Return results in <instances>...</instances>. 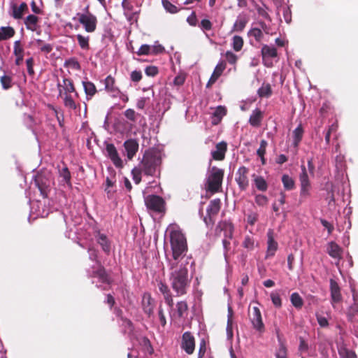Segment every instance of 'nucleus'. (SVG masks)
Wrapping results in <instances>:
<instances>
[{"mask_svg": "<svg viewBox=\"0 0 358 358\" xmlns=\"http://www.w3.org/2000/svg\"><path fill=\"white\" fill-rule=\"evenodd\" d=\"M187 264L182 259L171 264L170 282L178 296L185 294L189 284Z\"/></svg>", "mask_w": 358, "mask_h": 358, "instance_id": "f257e3e1", "label": "nucleus"}, {"mask_svg": "<svg viewBox=\"0 0 358 358\" xmlns=\"http://www.w3.org/2000/svg\"><path fill=\"white\" fill-rule=\"evenodd\" d=\"M170 241L175 262L182 259V257L187 250V241L184 234L177 227H173L171 229Z\"/></svg>", "mask_w": 358, "mask_h": 358, "instance_id": "f03ea898", "label": "nucleus"}, {"mask_svg": "<svg viewBox=\"0 0 358 358\" xmlns=\"http://www.w3.org/2000/svg\"><path fill=\"white\" fill-rule=\"evenodd\" d=\"M161 164V155L157 150H148L143 155L141 168L145 174L153 176L157 167Z\"/></svg>", "mask_w": 358, "mask_h": 358, "instance_id": "7ed1b4c3", "label": "nucleus"}, {"mask_svg": "<svg viewBox=\"0 0 358 358\" xmlns=\"http://www.w3.org/2000/svg\"><path fill=\"white\" fill-rule=\"evenodd\" d=\"M234 230V225L229 221L220 222L216 228V233L218 236H221L222 233H223L222 245L226 259H227L229 253L231 251V240L233 237Z\"/></svg>", "mask_w": 358, "mask_h": 358, "instance_id": "20e7f679", "label": "nucleus"}, {"mask_svg": "<svg viewBox=\"0 0 358 358\" xmlns=\"http://www.w3.org/2000/svg\"><path fill=\"white\" fill-rule=\"evenodd\" d=\"M224 177V171L216 166L212 167L208 173L206 179V189L215 193L220 191Z\"/></svg>", "mask_w": 358, "mask_h": 358, "instance_id": "39448f33", "label": "nucleus"}, {"mask_svg": "<svg viewBox=\"0 0 358 358\" xmlns=\"http://www.w3.org/2000/svg\"><path fill=\"white\" fill-rule=\"evenodd\" d=\"M76 17L87 32L92 33L96 30L97 18L89 11L88 6L85 7L84 13H78Z\"/></svg>", "mask_w": 358, "mask_h": 358, "instance_id": "423d86ee", "label": "nucleus"}, {"mask_svg": "<svg viewBox=\"0 0 358 358\" xmlns=\"http://www.w3.org/2000/svg\"><path fill=\"white\" fill-rule=\"evenodd\" d=\"M301 173L299 176L300 181V197L301 199L308 198L310 195V183L306 169L304 165L301 166Z\"/></svg>", "mask_w": 358, "mask_h": 358, "instance_id": "0eeeda50", "label": "nucleus"}, {"mask_svg": "<svg viewBox=\"0 0 358 358\" xmlns=\"http://www.w3.org/2000/svg\"><path fill=\"white\" fill-rule=\"evenodd\" d=\"M250 320L252 327L260 333L264 331V324L262 321L260 310L258 307L254 306L249 312Z\"/></svg>", "mask_w": 358, "mask_h": 358, "instance_id": "6e6552de", "label": "nucleus"}, {"mask_svg": "<svg viewBox=\"0 0 358 358\" xmlns=\"http://www.w3.org/2000/svg\"><path fill=\"white\" fill-rule=\"evenodd\" d=\"M147 208L155 212H162L164 209V201L159 196L149 195L145 199Z\"/></svg>", "mask_w": 358, "mask_h": 358, "instance_id": "1a4fd4ad", "label": "nucleus"}, {"mask_svg": "<svg viewBox=\"0 0 358 358\" xmlns=\"http://www.w3.org/2000/svg\"><path fill=\"white\" fill-rule=\"evenodd\" d=\"M249 169L245 166H241L236 171L235 180L241 190H245L249 187Z\"/></svg>", "mask_w": 358, "mask_h": 358, "instance_id": "9d476101", "label": "nucleus"}, {"mask_svg": "<svg viewBox=\"0 0 358 358\" xmlns=\"http://www.w3.org/2000/svg\"><path fill=\"white\" fill-rule=\"evenodd\" d=\"M181 348L188 355L194 352L195 348V341L194 336L189 331L185 332L182 337Z\"/></svg>", "mask_w": 358, "mask_h": 358, "instance_id": "9b49d317", "label": "nucleus"}, {"mask_svg": "<svg viewBox=\"0 0 358 358\" xmlns=\"http://www.w3.org/2000/svg\"><path fill=\"white\" fill-rule=\"evenodd\" d=\"M262 55L264 64L266 66H271L272 62H268V59L270 58H274L277 57V50L275 47L264 45L262 48Z\"/></svg>", "mask_w": 358, "mask_h": 358, "instance_id": "f8f14e48", "label": "nucleus"}, {"mask_svg": "<svg viewBox=\"0 0 358 358\" xmlns=\"http://www.w3.org/2000/svg\"><path fill=\"white\" fill-rule=\"evenodd\" d=\"M106 151L107 152V155L111 159L113 164L116 167H122V161L121 158L119 157L117 151L113 144H112V143L106 144Z\"/></svg>", "mask_w": 358, "mask_h": 358, "instance_id": "ddd939ff", "label": "nucleus"}, {"mask_svg": "<svg viewBox=\"0 0 358 358\" xmlns=\"http://www.w3.org/2000/svg\"><path fill=\"white\" fill-rule=\"evenodd\" d=\"M330 292L331 303L333 306L336 303L342 301V295L341 293V288L338 283L333 279L330 280Z\"/></svg>", "mask_w": 358, "mask_h": 358, "instance_id": "4468645a", "label": "nucleus"}, {"mask_svg": "<svg viewBox=\"0 0 358 358\" xmlns=\"http://www.w3.org/2000/svg\"><path fill=\"white\" fill-rule=\"evenodd\" d=\"M11 13L10 15L15 19H21L25 12L28 10L27 4L22 2L20 6L15 3H12L10 6Z\"/></svg>", "mask_w": 358, "mask_h": 358, "instance_id": "2eb2a0df", "label": "nucleus"}, {"mask_svg": "<svg viewBox=\"0 0 358 358\" xmlns=\"http://www.w3.org/2000/svg\"><path fill=\"white\" fill-rule=\"evenodd\" d=\"M227 150V144L224 141L220 142L216 145L215 150L212 151L211 155L215 160H222L224 158Z\"/></svg>", "mask_w": 358, "mask_h": 358, "instance_id": "dca6fc26", "label": "nucleus"}, {"mask_svg": "<svg viewBox=\"0 0 358 358\" xmlns=\"http://www.w3.org/2000/svg\"><path fill=\"white\" fill-rule=\"evenodd\" d=\"M124 147L127 152V156L129 159H131L138 149V143L134 139H129L124 143Z\"/></svg>", "mask_w": 358, "mask_h": 358, "instance_id": "f3484780", "label": "nucleus"}, {"mask_svg": "<svg viewBox=\"0 0 358 358\" xmlns=\"http://www.w3.org/2000/svg\"><path fill=\"white\" fill-rule=\"evenodd\" d=\"M142 306L145 313L149 316L152 314L155 302L150 294H145L143 295L142 299Z\"/></svg>", "mask_w": 358, "mask_h": 358, "instance_id": "a211bd4d", "label": "nucleus"}, {"mask_svg": "<svg viewBox=\"0 0 358 358\" xmlns=\"http://www.w3.org/2000/svg\"><path fill=\"white\" fill-rule=\"evenodd\" d=\"M226 68V64L224 62H219L215 66L214 71L208 80L207 87L211 85L217 80V78L222 75V72Z\"/></svg>", "mask_w": 358, "mask_h": 358, "instance_id": "6ab92c4d", "label": "nucleus"}, {"mask_svg": "<svg viewBox=\"0 0 358 358\" xmlns=\"http://www.w3.org/2000/svg\"><path fill=\"white\" fill-rule=\"evenodd\" d=\"M268 246H267V252H266V257H273L275 255L278 249V243L273 237V232L269 231L268 232Z\"/></svg>", "mask_w": 358, "mask_h": 358, "instance_id": "aec40b11", "label": "nucleus"}, {"mask_svg": "<svg viewBox=\"0 0 358 358\" xmlns=\"http://www.w3.org/2000/svg\"><path fill=\"white\" fill-rule=\"evenodd\" d=\"M105 89L112 94L113 96H117L120 92L117 87L115 86V79L108 76L105 79Z\"/></svg>", "mask_w": 358, "mask_h": 358, "instance_id": "412c9836", "label": "nucleus"}, {"mask_svg": "<svg viewBox=\"0 0 358 358\" xmlns=\"http://www.w3.org/2000/svg\"><path fill=\"white\" fill-rule=\"evenodd\" d=\"M13 54L15 56V64L20 65L24 57V48L20 41L14 43Z\"/></svg>", "mask_w": 358, "mask_h": 358, "instance_id": "4be33fe9", "label": "nucleus"}, {"mask_svg": "<svg viewBox=\"0 0 358 358\" xmlns=\"http://www.w3.org/2000/svg\"><path fill=\"white\" fill-rule=\"evenodd\" d=\"M227 109L224 106H217L212 115V124L214 125L218 124L222 117L226 115Z\"/></svg>", "mask_w": 358, "mask_h": 358, "instance_id": "5701e85b", "label": "nucleus"}, {"mask_svg": "<svg viewBox=\"0 0 358 358\" xmlns=\"http://www.w3.org/2000/svg\"><path fill=\"white\" fill-rule=\"evenodd\" d=\"M158 287L159 291L163 294L166 303L171 308H172L173 306V301L168 286L163 282H159Z\"/></svg>", "mask_w": 358, "mask_h": 358, "instance_id": "b1692460", "label": "nucleus"}, {"mask_svg": "<svg viewBox=\"0 0 358 358\" xmlns=\"http://www.w3.org/2000/svg\"><path fill=\"white\" fill-rule=\"evenodd\" d=\"M327 252L331 257L340 259L341 258L342 249L334 242H331L328 245Z\"/></svg>", "mask_w": 358, "mask_h": 358, "instance_id": "393cba45", "label": "nucleus"}, {"mask_svg": "<svg viewBox=\"0 0 358 358\" xmlns=\"http://www.w3.org/2000/svg\"><path fill=\"white\" fill-rule=\"evenodd\" d=\"M90 275L93 278H97L100 282L106 284V285L103 287V289H106V286L109 285V278L104 269L101 268H99L96 271H93Z\"/></svg>", "mask_w": 358, "mask_h": 358, "instance_id": "a878e982", "label": "nucleus"}, {"mask_svg": "<svg viewBox=\"0 0 358 358\" xmlns=\"http://www.w3.org/2000/svg\"><path fill=\"white\" fill-rule=\"evenodd\" d=\"M38 17L34 15H29L24 19V24L27 29L35 31L38 27Z\"/></svg>", "mask_w": 358, "mask_h": 358, "instance_id": "bb28decb", "label": "nucleus"}, {"mask_svg": "<svg viewBox=\"0 0 358 358\" xmlns=\"http://www.w3.org/2000/svg\"><path fill=\"white\" fill-rule=\"evenodd\" d=\"M59 90L61 89L63 94H69L75 92V88L70 79L64 78L62 84H59Z\"/></svg>", "mask_w": 358, "mask_h": 358, "instance_id": "cd10ccee", "label": "nucleus"}, {"mask_svg": "<svg viewBox=\"0 0 358 358\" xmlns=\"http://www.w3.org/2000/svg\"><path fill=\"white\" fill-rule=\"evenodd\" d=\"M253 182L257 189L262 192H265L268 189V183L266 180L260 176L252 175Z\"/></svg>", "mask_w": 358, "mask_h": 358, "instance_id": "c85d7f7f", "label": "nucleus"}, {"mask_svg": "<svg viewBox=\"0 0 358 358\" xmlns=\"http://www.w3.org/2000/svg\"><path fill=\"white\" fill-rule=\"evenodd\" d=\"M59 96L63 99L64 106L71 110H75L76 108V103L73 100L71 94H63L62 90L60 89L59 92Z\"/></svg>", "mask_w": 358, "mask_h": 358, "instance_id": "c756f323", "label": "nucleus"}, {"mask_svg": "<svg viewBox=\"0 0 358 358\" xmlns=\"http://www.w3.org/2000/svg\"><path fill=\"white\" fill-rule=\"evenodd\" d=\"M262 117V113L259 109L257 108L252 111L249 119V122L253 127H259Z\"/></svg>", "mask_w": 358, "mask_h": 358, "instance_id": "7c9ffc66", "label": "nucleus"}, {"mask_svg": "<svg viewBox=\"0 0 358 358\" xmlns=\"http://www.w3.org/2000/svg\"><path fill=\"white\" fill-rule=\"evenodd\" d=\"M221 207V201L220 199L212 200L208 207L207 212L209 216L217 215Z\"/></svg>", "mask_w": 358, "mask_h": 358, "instance_id": "2f4dec72", "label": "nucleus"}, {"mask_svg": "<svg viewBox=\"0 0 358 358\" xmlns=\"http://www.w3.org/2000/svg\"><path fill=\"white\" fill-rule=\"evenodd\" d=\"M122 6L124 8V13L125 16L127 17L128 20L131 21L134 19V14L132 13L133 10V5L128 0H123L122 3Z\"/></svg>", "mask_w": 358, "mask_h": 358, "instance_id": "473e14b6", "label": "nucleus"}, {"mask_svg": "<svg viewBox=\"0 0 358 358\" xmlns=\"http://www.w3.org/2000/svg\"><path fill=\"white\" fill-rule=\"evenodd\" d=\"M96 241L105 252L108 253L110 252V244L105 235L99 233L96 236Z\"/></svg>", "mask_w": 358, "mask_h": 358, "instance_id": "72a5a7b5", "label": "nucleus"}, {"mask_svg": "<svg viewBox=\"0 0 358 358\" xmlns=\"http://www.w3.org/2000/svg\"><path fill=\"white\" fill-rule=\"evenodd\" d=\"M15 30L10 27H2L0 28V41L7 40L13 37Z\"/></svg>", "mask_w": 358, "mask_h": 358, "instance_id": "f704fd0d", "label": "nucleus"}, {"mask_svg": "<svg viewBox=\"0 0 358 358\" xmlns=\"http://www.w3.org/2000/svg\"><path fill=\"white\" fill-rule=\"evenodd\" d=\"M248 22V20L244 16H238L237 20H236L232 31H242L245 28L246 24Z\"/></svg>", "mask_w": 358, "mask_h": 358, "instance_id": "c9c22d12", "label": "nucleus"}, {"mask_svg": "<svg viewBox=\"0 0 358 358\" xmlns=\"http://www.w3.org/2000/svg\"><path fill=\"white\" fill-rule=\"evenodd\" d=\"M282 182L284 186V188L287 190H291L294 187V180L292 177L288 175H283L282 177Z\"/></svg>", "mask_w": 358, "mask_h": 358, "instance_id": "e433bc0d", "label": "nucleus"}, {"mask_svg": "<svg viewBox=\"0 0 358 358\" xmlns=\"http://www.w3.org/2000/svg\"><path fill=\"white\" fill-rule=\"evenodd\" d=\"M177 314L179 317H184L187 313V304L185 301H180L176 305Z\"/></svg>", "mask_w": 358, "mask_h": 358, "instance_id": "4c0bfd02", "label": "nucleus"}, {"mask_svg": "<svg viewBox=\"0 0 358 358\" xmlns=\"http://www.w3.org/2000/svg\"><path fill=\"white\" fill-rule=\"evenodd\" d=\"M258 94L261 97H268L271 94V85L268 83H264L262 87L258 90Z\"/></svg>", "mask_w": 358, "mask_h": 358, "instance_id": "58836bf2", "label": "nucleus"}, {"mask_svg": "<svg viewBox=\"0 0 358 358\" xmlns=\"http://www.w3.org/2000/svg\"><path fill=\"white\" fill-rule=\"evenodd\" d=\"M290 300L292 305L296 308H301L303 304L302 298L296 292H294L291 295Z\"/></svg>", "mask_w": 358, "mask_h": 358, "instance_id": "ea45409f", "label": "nucleus"}, {"mask_svg": "<svg viewBox=\"0 0 358 358\" xmlns=\"http://www.w3.org/2000/svg\"><path fill=\"white\" fill-rule=\"evenodd\" d=\"M303 129L301 125L298 126L293 131L294 145L297 146L303 136Z\"/></svg>", "mask_w": 358, "mask_h": 358, "instance_id": "a19ab883", "label": "nucleus"}, {"mask_svg": "<svg viewBox=\"0 0 358 358\" xmlns=\"http://www.w3.org/2000/svg\"><path fill=\"white\" fill-rule=\"evenodd\" d=\"M85 92L87 96H92L96 92L95 85L91 82H83Z\"/></svg>", "mask_w": 358, "mask_h": 358, "instance_id": "79ce46f5", "label": "nucleus"}, {"mask_svg": "<svg viewBox=\"0 0 358 358\" xmlns=\"http://www.w3.org/2000/svg\"><path fill=\"white\" fill-rule=\"evenodd\" d=\"M243 46V39L241 36H234L232 38V47L235 51H240Z\"/></svg>", "mask_w": 358, "mask_h": 358, "instance_id": "37998d69", "label": "nucleus"}, {"mask_svg": "<svg viewBox=\"0 0 358 358\" xmlns=\"http://www.w3.org/2000/svg\"><path fill=\"white\" fill-rule=\"evenodd\" d=\"M267 141L265 140H262L260 142V146L259 149L257 150V155L261 158V161L264 164L265 163V159L264 157L266 153V148L267 147Z\"/></svg>", "mask_w": 358, "mask_h": 358, "instance_id": "c03bdc74", "label": "nucleus"}, {"mask_svg": "<svg viewBox=\"0 0 358 358\" xmlns=\"http://www.w3.org/2000/svg\"><path fill=\"white\" fill-rule=\"evenodd\" d=\"M78 44L80 47L83 50H87L89 48V36H84L81 34L76 36Z\"/></svg>", "mask_w": 358, "mask_h": 358, "instance_id": "a18cd8bd", "label": "nucleus"}, {"mask_svg": "<svg viewBox=\"0 0 358 358\" xmlns=\"http://www.w3.org/2000/svg\"><path fill=\"white\" fill-rule=\"evenodd\" d=\"M248 35L250 36H252L255 38V40L258 42L261 41L263 38V33L261 29L259 28H252L249 32Z\"/></svg>", "mask_w": 358, "mask_h": 358, "instance_id": "49530a36", "label": "nucleus"}, {"mask_svg": "<svg viewBox=\"0 0 358 358\" xmlns=\"http://www.w3.org/2000/svg\"><path fill=\"white\" fill-rule=\"evenodd\" d=\"M232 315L233 311L231 307L228 308V319H227V331L228 336L232 337L233 332H232Z\"/></svg>", "mask_w": 358, "mask_h": 358, "instance_id": "de8ad7c7", "label": "nucleus"}, {"mask_svg": "<svg viewBox=\"0 0 358 358\" xmlns=\"http://www.w3.org/2000/svg\"><path fill=\"white\" fill-rule=\"evenodd\" d=\"M259 215L256 212H250L246 215V222L248 224L253 226L257 222Z\"/></svg>", "mask_w": 358, "mask_h": 358, "instance_id": "09e8293b", "label": "nucleus"}, {"mask_svg": "<svg viewBox=\"0 0 358 358\" xmlns=\"http://www.w3.org/2000/svg\"><path fill=\"white\" fill-rule=\"evenodd\" d=\"M276 358H287V348L285 345L280 343L278 349L275 352Z\"/></svg>", "mask_w": 358, "mask_h": 358, "instance_id": "8fccbe9b", "label": "nucleus"}, {"mask_svg": "<svg viewBox=\"0 0 358 358\" xmlns=\"http://www.w3.org/2000/svg\"><path fill=\"white\" fill-rule=\"evenodd\" d=\"M143 171L141 168H134L132 171L133 180L136 184H138L141 180V172Z\"/></svg>", "mask_w": 358, "mask_h": 358, "instance_id": "3c124183", "label": "nucleus"}, {"mask_svg": "<svg viewBox=\"0 0 358 358\" xmlns=\"http://www.w3.org/2000/svg\"><path fill=\"white\" fill-rule=\"evenodd\" d=\"M59 176L62 178V180L66 183H69L71 180V174L67 167H64L59 171Z\"/></svg>", "mask_w": 358, "mask_h": 358, "instance_id": "603ef678", "label": "nucleus"}, {"mask_svg": "<svg viewBox=\"0 0 358 358\" xmlns=\"http://www.w3.org/2000/svg\"><path fill=\"white\" fill-rule=\"evenodd\" d=\"M36 43L42 52L49 53L52 50V46L50 44H42L43 41L41 39L36 40Z\"/></svg>", "mask_w": 358, "mask_h": 358, "instance_id": "864d4df0", "label": "nucleus"}, {"mask_svg": "<svg viewBox=\"0 0 358 358\" xmlns=\"http://www.w3.org/2000/svg\"><path fill=\"white\" fill-rule=\"evenodd\" d=\"M136 53L138 55H151V45L147 44L142 45Z\"/></svg>", "mask_w": 358, "mask_h": 358, "instance_id": "5fc2aeb1", "label": "nucleus"}, {"mask_svg": "<svg viewBox=\"0 0 358 358\" xmlns=\"http://www.w3.org/2000/svg\"><path fill=\"white\" fill-rule=\"evenodd\" d=\"M268 201V198L263 194H257L255 196V202L259 206H265Z\"/></svg>", "mask_w": 358, "mask_h": 358, "instance_id": "6e6d98bb", "label": "nucleus"}, {"mask_svg": "<svg viewBox=\"0 0 358 358\" xmlns=\"http://www.w3.org/2000/svg\"><path fill=\"white\" fill-rule=\"evenodd\" d=\"M358 313V303H353V304L350 307L348 317L350 320H352L354 315Z\"/></svg>", "mask_w": 358, "mask_h": 358, "instance_id": "4d7b16f0", "label": "nucleus"}, {"mask_svg": "<svg viewBox=\"0 0 358 358\" xmlns=\"http://www.w3.org/2000/svg\"><path fill=\"white\" fill-rule=\"evenodd\" d=\"M11 78L8 76H3L1 78V83L3 89L7 90L11 87Z\"/></svg>", "mask_w": 358, "mask_h": 358, "instance_id": "13d9d810", "label": "nucleus"}, {"mask_svg": "<svg viewBox=\"0 0 358 358\" xmlns=\"http://www.w3.org/2000/svg\"><path fill=\"white\" fill-rule=\"evenodd\" d=\"M254 245L255 241L252 237L248 236L245 238L244 241L243 243V245L244 246V248L251 250L254 248Z\"/></svg>", "mask_w": 358, "mask_h": 358, "instance_id": "bf43d9fd", "label": "nucleus"}, {"mask_svg": "<svg viewBox=\"0 0 358 358\" xmlns=\"http://www.w3.org/2000/svg\"><path fill=\"white\" fill-rule=\"evenodd\" d=\"M163 6L171 13H176L178 11L177 7L168 1H163Z\"/></svg>", "mask_w": 358, "mask_h": 358, "instance_id": "052dcab7", "label": "nucleus"}, {"mask_svg": "<svg viewBox=\"0 0 358 358\" xmlns=\"http://www.w3.org/2000/svg\"><path fill=\"white\" fill-rule=\"evenodd\" d=\"M225 57H226V59L227 61L231 64H236V61H237V56L233 53L231 51H227L226 53H225Z\"/></svg>", "mask_w": 358, "mask_h": 358, "instance_id": "680f3d73", "label": "nucleus"}, {"mask_svg": "<svg viewBox=\"0 0 358 358\" xmlns=\"http://www.w3.org/2000/svg\"><path fill=\"white\" fill-rule=\"evenodd\" d=\"M271 301L273 302V303L276 306V307H280L281 306V299H280V296L277 293H271Z\"/></svg>", "mask_w": 358, "mask_h": 358, "instance_id": "e2e57ef3", "label": "nucleus"}, {"mask_svg": "<svg viewBox=\"0 0 358 358\" xmlns=\"http://www.w3.org/2000/svg\"><path fill=\"white\" fill-rule=\"evenodd\" d=\"M145 72L147 76H155L158 73V69L156 66H150L145 69Z\"/></svg>", "mask_w": 358, "mask_h": 358, "instance_id": "0e129e2a", "label": "nucleus"}, {"mask_svg": "<svg viewBox=\"0 0 358 358\" xmlns=\"http://www.w3.org/2000/svg\"><path fill=\"white\" fill-rule=\"evenodd\" d=\"M26 64H27V71L29 73V75H34V68H33V65H34V59L33 58H29L26 60Z\"/></svg>", "mask_w": 358, "mask_h": 358, "instance_id": "69168bd1", "label": "nucleus"}, {"mask_svg": "<svg viewBox=\"0 0 358 358\" xmlns=\"http://www.w3.org/2000/svg\"><path fill=\"white\" fill-rule=\"evenodd\" d=\"M142 78V73L139 71H134L131 73V79L134 82H138Z\"/></svg>", "mask_w": 358, "mask_h": 358, "instance_id": "338daca9", "label": "nucleus"}, {"mask_svg": "<svg viewBox=\"0 0 358 358\" xmlns=\"http://www.w3.org/2000/svg\"><path fill=\"white\" fill-rule=\"evenodd\" d=\"M200 27L203 30H210L212 29V23L210 20L204 19L201 20Z\"/></svg>", "mask_w": 358, "mask_h": 358, "instance_id": "774afa93", "label": "nucleus"}]
</instances>
